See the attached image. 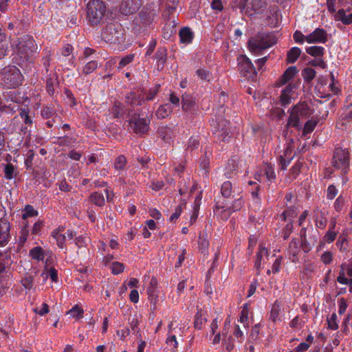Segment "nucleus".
<instances>
[{"label": "nucleus", "mask_w": 352, "mask_h": 352, "mask_svg": "<svg viewBox=\"0 0 352 352\" xmlns=\"http://www.w3.org/2000/svg\"><path fill=\"white\" fill-rule=\"evenodd\" d=\"M133 54H129L123 57L119 63V68H122L126 66V65L129 64L133 60Z\"/></svg>", "instance_id": "56"}, {"label": "nucleus", "mask_w": 352, "mask_h": 352, "mask_svg": "<svg viewBox=\"0 0 352 352\" xmlns=\"http://www.w3.org/2000/svg\"><path fill=\"white\" fill-rule=\"evenodd\" d=\"M248 0H232L231 6L233 9L239 8L243 12L246 8Z\"/></svg>", "instance_id": "46"}, {"label": "nucleus", "mask_w": 352, "mask_h": 352, "mask_svg": "<svg viewBox=\"0 0 352 352\" xmlns=\"http://www.w3.org/2000/svg\"><path fill=\"white\" fill-rule=\"evenodd\" d=\"M144 99L140 95H136L135 92H130L126 96V102L131 105H142Z\"/></svg>", "instance_id": "21"}, {"label": "nucleus", "mask_w": 352, "mask_h": 352, "mask_svg": "<svg viewBox=\"0 0 352 352\" xmlns=\"http://www.w3.org/2000/svg\"><path fill=\"white\" fill-rule=\"evenodd\" d=\"M321 261L327 265L332 261V254L330 252H324L321 255Z\"/></svg>", "instance_id": "60"}, {"label": "nucleus", "mask_w": 352, "mask_h": 352, "mask_svg": "<svg viewBox=\"0 0 352 352\" xmlns=\"http://www.w3.org/2000/svg\"><path fill=\"white\" fill-rule=\"evenodd\" d=\"M141 5V0H122L120 5L119 11L123 15H130L135 13L140 9Z\"/></svg>", "instance_id": "10"}, {"label": "nucleus", "mask_w": 352, "mask_h": 352, "mask_svg": "<svg viewBox=\"0 0 352 352\" xmlns=\"http://www.w3.org/2000/svg\"><path fill=\"white\" fill-rule=\"evenodd\" d=\"M297 73V69L296 66H291L288 67L283 74L280 78V84L283 85L290 80Z\"/></svg>", "instance_id": "19"}, {"label": "nucleus", "mask_w": 352, "mask_h": 352, "mask_svg": "<svg viewBox=\"0 0 352 352\" xmlns=\"http://www.w3.org/2000/svg\"><path fill=\"white\" fill-rule=\"evenodd\" d=\"M182 210V205L178 206L176 208L175 212L170 216V221L173 222V221H175V220H177L179 218V217L180 216Z\"/></svg>", "instance_id": "64"}, {"label": "nucleus", "mask_w": 352, "mask_h": 352, "mask_svg": "<svg viewBox=\"0 0 352 352\" xmlns=\"http://www.w3.org/2000/svg\"><path fill=\"white\" fill-rule=\"evenodd\" d=\"M3 173L6 179H12L16 177L18 173L16 168L10 163L5 165Z\"/></svg>", "instance_id": "27"}, {"label": "nucleus", "mask_w": 352, "mask_h": 352, "mask_svg": "<svg viewBox=\"0 0 352 352\" xmlns=\"http://www.w3.org/2000/svg\"><path fill=\"white\" fill-rule=\"evenodd\" d=\"M98 67V63L95 60L87 63L83 68L82 72L89 74L93 72Z\"/></svg>", "instance_id": "47"}, {"label": "nucleus", "mask_w": 352, "mask_h": 352, "mask_svg": "<svg viewBox=\"0 0 352 352\" xmlns=\"http://www.w3.org/2000/svg\"><path fill=\"white\" fill-rule=\"evenodd\" d=\"M301 50L297 47H292L287 54V63H294L300 56Z\"/></svg>", "instance_id": "26"}, {"label": "nucleus", "mask_w": 352, "mask_h": 352, "mask_svg": "<svg viewBox=\"0 0 352 352\" xmlns=\"http://www.w3.org/2000/svg\"><path fill=\"white\" fill-rule=\"evenodd\" d=\"M277 39L271 33H258L248 42L249 49L254 53H258L262 50L270 47L276 44Z\"/></svg>", "instance_id": "2"}, {"label": "nucleus", "mask_w": 352, "mask_h": 352, "mask_svg": "<svg viewBox=\"0 0 352 352\" xmlns=\"http://www.w3.org/2000/svg\"><path fill=\"white\" fill-rule=\"evenodd\" d=\"M239 199L232 200L230 199L228 201L227 199H218L215 204L214 210H222L226 212L228 211L229 213L232 212L239 208V205L235 206L236 202Z\"/></svg>", "instance_id": "12"}, {"label": "nucleus", "mask_w": 352, "mask_h": 352, "mask_svg": "<svg viewBox=\"0 0 352 352\" xmlns=\"http://www.w3.org/2000/svg\"><path fill=\"white\" fill-rule=\"evenodd\" d=\"M19 116L21 119L23 120L24 122L26 124H32V120L29 116V110L26 109H21Z\"/></svg>", "instance_id": "50"}, {"label": "nucleus", "mask_w": 352, "mask_h": 352, "mask_svg": "<svg viewBox=\"0 0 352 352\" xmlns=\"http://www.w3.org/2000/svg\"><path fill=\"white\" fill-rule=\"evenodd\" d=\"M210 165V160L207 156L201 157V167L205 170L206 173H208Z\"/></svg>", "instance_id": "63"}, {"label": "nucleus", "mask_w": 352, "mask_h": 352, "mask_svg": "<svg viewBox=\"0 0 352 352\" xmlns=\"http://www.w3.org/2000/svg\"><path fill=\"white\" fill-rule=\"evenodd\" d=\"M317 123H318V122L316 120H308L304 126L302 134L304 135H305L312 132L314 130Z\"/></svg>", "instance_id": "42"}, {"label": "nucleus", "mask_w": 352, "mask_h": 352, "mask_svg": "<svg viewBox=\"0 0 352 352\" xmlns=\"http://www.w3.org/2000/svg\"><path fill=\"white\" fill-rule=\"evenodd\" d=\"M83 313L84 311L82 308L80 307L78 305H75L67 312V314L70 315L72 317L82 318Z\"/></svg>", "instance_id": "45"}, {"label": "nucleus", "mask_w": 352, "mask_h": 352, "mask_svg": "<svg viewBox=\"0 0 352 352\" xmlns=\"http://www.w3.org/2000/svg\"><path fill=\"white\" fill-rule=\"evenodd\" d=\"M327 32L323 29L317 28L312 33L305 37V41L309 43H325L327 41Z\"/></svg>", "instance_id": "14"}, {"label": "nucleus", "mask_w": 352, "mask_h": 352, "mask_svg": "<svg viewBox=\"0 0 352 352\" xmlns=\"http://www.w3.org/2000/svg\"><path fill=\"white\" fill-rule=\"evenodd\" d=\"M265 175L269 181H272L275 179L276 175L271 166L266 164L265 166Z\"/></svg>", "instance_id": "51"}, {"label": "nucleus", "mask_w": 352, "mask_h": 352, "mask_svg": "<svg viewBox=\"0 0 352 352\" xmlns=\"http://www.w3.org/2000/svg\"><path fill=\"white\" fill-rule=\"evenodd\" d=\"M56 82V79L49 78L47 80L46 82V88L49 94L52 96L54 94V85Z\"/></svg>", "instance_id": "55"}, {"label": "nucleus", "mask_w": 352, "mask_h": 352, "mask_svg": "<svg viewBox=\"0 0 352 352\" xmlns=\"http://www.w3.org/2000/svg\"><path fill=\"white\" fill-rule=\"evenodd\" d=\"M195 99L189 94H184L182 96V109L186 113L190 114H195L196 109Z\"/></svg>", "instance_id": "13"}, {"label": "nucleus", "mask_w": 352, "mask_h": 352, "mask_svg": "<svg viewBox=\"0 0 352 352\" xmlns=\"http://www.w3.org/2000/svg\"><path fill=\"white\" fill-rule=\"evenodd\" d=\"M157 283H158L157 278L155 277H152L149 283V285L147 288L148 299L154 305V306H155L158 297L157 294Z\"/></svg>", "instance_id": "16"}, {"label": "nucleus", "mask_w": 352, "mask_h": 352, "mask_svg": "<svg viewBox=\"0 0 352 352\" xmlns=\"http://www.w3.org/2000/svg\"><path fill=\"white\" fill-rule=\"evenodd\" d=\"M38 47L32 37L25 36L19 39L16 52L21 58L28 60L36 52Z\"/></svg>", "instance_id": "6"}, {"label": "nucleus", "mask_w": 352, "mask_h": 352, "mask_svg": "<svg viewBox=\"0 0 352 352\" xmlns=\"http://www.w3.org/2000/svg\"><path fill=\"white\" fill-rule=\"evenodd\" d=\"M332 165L338 170H340L342 175L348 173L350 166V153L348 149L336 148L334 150Z\"/></svg>", "instance_id": "4"}, {"label": "nucleus", "mask_w": 352, "mask_h": 352, "mask_svg": "<svg viewBox=\"0 0 352 352\" xmlns=\"http://www.w3.org/2000/svg\"><path fill=\"white\" fill-rule=\"evenodd\" d=\"M280 312V305L277 301H276L272 306L271 313H270V319L274 322H276V320L279 319Z\"/></svg>", "instance_id": "36"}, {"label": "nucleus", "mask_w": 352, "mask_h": 352, "mask_svg": "<svg viewBox=\"0 0 352 352\" xmlns=\"http://www.w3.org/2000/svg\"><path fill=\"white\" fill-rule=\"evenodd\" d=\"M267 24L271 27H276L278 24V8H273L270 10V15L267 19Z\"/></svg>", "instance_id": "28"}, {"label": "nucleus", "mask_w": 352, "mask_h": 352, "mask_svg": "<svg viewBox=\"0 0 352 352\" xmlns=\"http://www.w3.org/2000/svg\"><path fill=\"white\" fill-rule=\"evenodd\" d=\"M199 144V141L197 139V138L191 137L189 139L187 149H190V151H192L195 148H197Z\"/></svg>", "instance_id": "53"}, {"label": "nucleus", "mask_w": 352, "mask_h": 352, "mask_svg": "<svg viewBox=\"0 0 352 352\" xmlns=\"http://www.w3.org/2000/svg\"><path fill=\"white\" fill-rule=\"evenodd\" d=\"M280 100L283 107H286L291 102V96L282 92L280 96Z\"/></svg>", "instance_id": "58"}, {"label": "nucleus", "mask_w": 352, "mask_h": 352, "mask_svg": "<svg viewBox=\"0 0 352 352\" xmlns=\"http://www.w3.org/2000/svg\"><path fill=\"white\" fill-rule=\"evenodd\" d=\"M311 113V111L307 103H298L291 109L290 115L286 126H293L298 128L299 126L300 118H307L309 117Z\"/></svg>", "instance_id": "5"}, {"label": "nucleus", "mask_w": 352, "mask_h": 352, "mask_svg": "<svg viewBox=\"0 0 352 352\" xmlns=\"http://www.w3.org/2000/svg\"><path fill=\"white\" fill-rule=\"evenodd\" d=\"M30 255L33 259L40 261L44 258V252L42 248L37 246L30 250Z\"/></svg>", "instance_id": "32"}, {"label": "nucleus", "mask_w": 352, "mask_h": 352, "mask_svg": "<svg viewBox=\"0 0 352 352\" xmlns=\"http://www.w3.org/2000/svg\"><path fill=\"white\" fill-rule=\"evenodd\" d=\"M267 8L266 0H252L250 7H248L245 14L252 16L254 14H262Z\"/></svg>", "instance_id": "11"}, {"label": "nucleus", "mask_w": 352, "mask_h": 352, "mask_svg": "<svg viewBox=\"0 0 352 352\" xmlns=\"http://www.w3.org/2000/svg\"><path fill=\"white\" fill-rule=\"evenodd\" d=\"M10 263L11 260L10 256L0 252V274L6 271V267Z\"/></svg>", "instance_id": "30"}, {"label": "nucleus", "mask_w": 352, "mask_h": 352, "mask_svg": "<svg viewBox=\"0 0 352 352\" xmlns=\"http://www.w3.org/2000/svg\"><path fill=\"white\" fill-rule=\"evenodd\" d=\"M129 125L136 134L142 135L146 133L149 129V122L144 118H142L139 115L133 114L131 111L128 112Z\"/></svg>", "instance_id": "8"}, {"label": "nucleus", "mask_w": 352, "mask_h": 352, "mask_svg": "<svg viewBox=\"0 0 352 352\" xmlns=\"http://www.w3.org/2000/svg\"><path fill=\"white\" fill-rule=\"evenodd\" d=\"M263 254H265L267 256L268 255L267 250L265 248L261 247L260 251L256 255V260L255 262V267L256 268L257 274L259 273V270L261 267V259Z\"/></svg>", "instance_id": "40"}, {"label": "nucleus", "mask_w": 352, "mask_h": 352, "mask_svg": "<svg viewBox=\"0 0 352 352\" xmlns=\"http://www.w3.org/2000/svg\"><path fill=\"white\" fill-rule=\"evenodd\" d=\"M306 52L312 56H322L324 54V47L312 46L306 49Z\"/></svg>", "instance_id": "35"}, {"label": "nucleus", "mask_w": 352, "mask_h": 352, "mask_svg": "<svg viewBox=\"0 0 352 352\" xmlns=\"http://www.w3.org/2000/svg\"><path fill=\"white\" fill-rule=\"evenodd\" d=\"M126 162L125 156L120 155L115 160L114 168L118 171L122 170L125 168Z\"/></svg>", "instance_id": "34"}, {"label": "nucleus", "mask_w": 352, "mask_h": 352, "mask_svg": "<svg viewBox=\"0 0 352 352\" xmlns=\"http://www.w3.org/2000/svg\"><path fill=\"white\" fill-rule=\"evenodd\" d=\"M167 105L160 106L156 112V115L158 118H164L168 116L170 110H167Z\"/></svg>", "instance_id": "52"}, {"label": "nucleus", "mask_w": 352, "mask_h": 352, "mask_svg": "<svg viewBox=\"0 0 352 352\" xmlns=\"http://www.w3.org/2000/svg\"><path fill=\"white\" fill-rule=\"evenodd\" d=\"M49 307L47 305V304L46 303H43L42 304V308L41 309H38V308H34V312H35L36 314L40 315V316H43L46 314H47L49 312Z\"/></svg>", "instance_id": "61"}, {"label": "nucleus", "mask_w": 352, "mask_h": 352, "mask_svg": "<svg viewBox=\"0 0 352 352\" xmlns=\"http://www.w3.org/2000/svg\"><path fill=\"white\" fill-rule=\"evenodd\" d=\"M102 38L107 43H120L124 39L123 30L120 24L111 23L102 32Z\"/></svg>", "instance_id": "7"}, {"label": "nucleus", "mask_w": 352, "mask_h": 352, "mask_svg": "<svg viewBox=\"0 0 352 352\" xmlns=\"http://www.w3.org/2000/svg\"><path fill=\"white\" fill-rule=\"evenodd\" d=\"M352 120V110L349 113L342 114L337 122L336 127L339 129L344 130L347 122Z\"/></svg>", "instance_id": "25"}, {"label": "nucleus", "mask_w": 352, "mask_h": 352, "mask_svg": "<svg viewBox=\"0 0 352 352\" xmlns=\"http://www.w3.org/2000/svg\"><path fill=\"white\" fill-rule=\"evenodd\" d=\"M22 80V74L16 66L6 67L0 72V83L7 88H15L21 84Z\"/></svg>", "instance_id": "1"}, {"label": "nucleus", "mask_w": 352, "mask_h": 352, "mask_svg": "<svg viewBox=\"0 0 352 352\" xmlns=\"http://www.w3.org/2000/svg\"><path fill=\"white\" fill-rule=\"evenodd\" d=\"M10 223L5 219H0V245L8 243L10 238Z\"/></svg>", "instance_id": "15"}, {"label": "nucleus", "mask_w": 352, "mask_h": 352, "mask_svg": "<svg viewBox=\"0 0 352 352\" xmlns=\"http://www.w3.org/2000/svg\"><path fill=\"white\" fill-rule=\"evenodd\" d=\"M41 115L45 118H49L52 116H54L56 113L53 112V110L50 107H45L42 109Z\"/></svg>", "instance_id": "59"}, {"label": "nucleus", "mask_w": 352, "mask_h": 352, "mask_svg": "<svg viewBox=\"0 0 352 352\" xmlns=\"http://www.w3.org/2000/svg\"><path fill=\"white\" fill-rule=\"evenodd\" d=\"M341 267H342V270H340V274L337 278V281L340 284L349 285L352 289V278L348 279L345 276V272H344V270L343 267V265H342Z\"/></svg>", "instance_id": "39"}, {"label": "nucleus", "mask_w": 352, "mask_h": 352, "mask_svg": "<svg viewBox=\"0 0 352 352\" xmlns=\"http://www.w3.org/2000/svg\"><path fill=\"white\" fill-rule=\"evenodd\" d=\"M107 8L100 0H90L87 5V18L94 25L100 23L104 16Z\"/></svg>", "instance_id": "3"}, {"label": "nucleus", "mask_w": 352, "mask_h": 352, "mask_svg": "<svg viewBox=\"0 0 352 352\" xmlns=\"http://www.w3.org/2000/svg\"><path fill=\"white\" fill-rule=\"evenodd\" d=\"M223 128L221 129H216L214 133L217 135L221 141H227L230 138V122L224 120L222 122Z\"/></svg>", "instance_id": "17"}, {"label": "nucleus", "mask_w": 352, "mask_h": 352, "mask_svg": "<svg viewBox=\"0 0 352 352\" xmlns=\"http://www.w3.org/2000/svg\"><path fill=\"white\" fill-rule=\"evenodd\" d=\"M335 18L338 21H341L342 23L349 25L352 23V12L346 14L344 9H340L336 14Z\"/></svg>", "instance_id": "20"}, {"label": "nucleus", "mask_w": 352, "mask_h": 352, "mask_svg": "<svg viewBox=\"0 0 352 352\" xmlns=\"http://www.w3.org/2000/svg\"><path fill=\"white\" fill-rule=\"evenodd\" d=\"M289 250L293 256V258H292V261L295 262L297 254L298 252V243L294 241H291L289 243Z\"/></svg>", "instance_id": "49"}, {"label": "nucleus", "mask_w": 352, "mask_h": 352, "mask_svg": "<svg viewBox=\"0 0 352 352\" xmlns=\"http://www.w3.org/2000/svg\"><path fill=\"white\" fill-rule=\"evenodd\" d=\"M336 318H337L336 314H333L332 316H331L330 319L328 320V325H329V329H331L332 330H336L338 329V325L336 322Z\"/></svg>", "instance_id": "57"}, {"label": "nucleus", "mask_w": 352, "mask_h": 352, "mask_svg": "<svg viewBox=\"0 0 352 352\" xmlns=\"http://www.w3.org/2000/svg\"><path fill=\"white\" fill-rule=\"evenodd\" d=\"M302 75L305 81L309 82L316 76V71L311 67H306L302 72Z\"/></svg>", "instance_id": "38"}, {"label": "nucleus", "mask_w": 352, "mask_h": 352, "mask_svg": "<svg viewBox=\"0 0 352 352\" xmlns=\"http://www.w3.org/2000/svg\"><path fill=\"white\" fill-rule=\"evenodd\" d=\"M232 184L230 182H226L221 186V195L223 197H228L232 193Z\"/></svg>", "instance_id": "43"}, {"label": "nucleus", "mask_w": 352, "mask_h": 352, "mask_svg": "<svg viewBox=\"0 0 352 352\" xmlns=\"http://www.w3.org/2000/svg\"><path fill=\"white\" fill-rule=\"evenodd\" d=\"M28 233L29 230L27 228V225H25L21 230V235L19 236V243L21 245H23L26 241Z\"/></svg>", "instance_id": "54"}, {"label": "nucleus", "mask_w": 352, "mask_h": 352, "mask_svg": "<svg viewBox=\"0 0 352 352\" xmlns=\"http://www.w3.org/2000/svg\"><path fill=\"white\" fill-rule=\"evenodd\" d=\"M41 276L43 280H46L50 276L54 282L56 283L58 281V272L54 267L50 268L48 272H43Z\"/></svg>", "instance_id": "37"}, {"label": "nucleus", "mask_w": 352, "mask_h": 352, "mask_svg": "<svg viewBox=\"0 0 352 352\" xmlns=\"http://www.w3.org/2000/svg\"><path fill=\"white\" fill-rule=\"evenodd\" d=\"M159 136L166 142H169L172 139V130L168 126H161L158 129Z\"/></svg>", "instance_id": "24"}, {"label": "nucleus", "mask_w": 352, "mask_h": 352, "mask_svg": "<svg viewBox=\"0 0 352 352\" xmlns=\"http://www.w3.org/2000/svg\"><path fill=\"white\" fill-rule=\"evenodd\" d=\"M33 281L34 276L29 273H26L21 280L22 285L28 290H30L32 288Z\"/></svg>", "instance_id": "31"}, {"label": "nucleus", "mask_w": 352, "mask_h": 352, "mask_svg": "<svg viewBox=\"0 0 352 352\" xmlns=\"http://www.w3.org/2000/svg\"><path fill=\"white\" fill-rule=\"evenodd\" d=\"M111 113L114 118H119L124 115V109L120 102L116 101L111 109Z\"/></svg>", "instance_id": "29"}, {"label": "nucleus", "mask_w": 352, "mask_h": 352, "mask_svg": "<svg viewBox=\"0 0 352 352\" xmlns=\"http://www.w3.org/2000/svg\"><path fill=\"white\" fill-rule=\"evenodd\" d=\"M196 74L197 75L199 76V78L201 79V80H209L208 79V76H209V72L208 71H206V69H198L197 71H196Z\"/></svg>", "instance_id": "62"}, {"label": "nucleus", "mask_w": 352, "mask_h": 352, "mask_svg": "<svg viewBox=\"0 0 352 352\" xmlns=\"http://www.w3.org/2000/svg\"><path fill=\"white\" fill-rule=\"evenodd\" d=\"M206 322L207 319L198 312L195 316L194 327L195 329L201 330Z\"/></svg>", "instance_id": "41"}, {"label": "nucleus", "mask_w": 352, "mask_h": 352, "mask_svg": "<svg viewBox=\"0 0 352 352\" xmlns=\"http://www.w3.org/2000/svg\"><path fill=\"white\" fill-rule=\"evenodd\" d=\"M166 50L164 48H160L155 54V58L158 60L157 69L161 70L164 67V64L166 60Z\"/></svg>", "instance_id": "23"}, {"label": "nucleus", "mask_w": 352, "mask_h": 352, "mask_svg": "<svg viewBox=\"0 0 352 352\" xmlns=\"http://www.w3.org/2000/svg\"><path fill=\"white\" fill-rule=\"evenodd\" d=\"M110 268L113 274H119L124 271V265L122 263L115 261L111 263Z\"/></svg>", "instance_id": "44"}, {"label": "nucleus", "mask_w": 352, "mask_h": 352, "mask_svg": "<svg viewBox=\"0 0 352 352\" xmlns=\"http://www.w3.org/2000/svg\"><path fill=\"white\" fill-rule=\"evenodd\" d=\"M37 214H38L37 211L35 210L32 206L28 205L25 206L24 212L22 214V218L23 219H25L29 217L36 216Z\"/></svg>", "instance_id": "48"}, {"label": "nucleus", "mask_w": 352, "mask_h": 352, "mask_svg": "<svg viewBox=\"0 0 352 352\" xmlns=\"http://www.w3.org/2000/svg\"><path fill=\"white\" fill-rule=\"evenodd\" d=\"M64 229L58 228L52 232V236L56 240L57 245L59 248H63L65 242V236L61 233Z\"/></svg>", "instance_id": "22"}, {"label": "nucleus", "mask_w": 352, "mask_h": 352, "mask_svg": "<svg viewBox=\"0 0 352 352\" xmlns=\"http://www.w3.org/2000/svg\"><path fill=\"white\" fill-rule=\"evenodd\" d=\"M179 36L181 43L189 44L193 39L194 34L188 27H184L179 30Z\"/></svg>", "instance_id": "18"}, {"label": "nucleus", "mask_w": 352, "mask_h": 352, "mask_svg": "<svg viewBox=\"0 0 352 352\" xmlns=\"http://www.w3.org/2000/svg\"><path fill=\"white\" fill-rule=\"evenodd\" d=\"M237 60L241 74L252 81L254 80L256 76V71L250 60L245 55H241Z\"/></svg>", "instance_id": "9"}, {"label": "nucleus", "mask_w": 352, "mask_h": 352, "mask_svg": "<svg viewBox=\"0 0 352 352\" xmlns=\"http://www.w3.org/2000/svg\"><path fill=\"white\" fill-rule=\"evenodd\" d=\"M300 236L302 238V248L305 252H309L313 246H314L310 241H308L305 236V230L303 229L301 230Z\"/></svg>", "instance_id": "33"}]
</instances>
